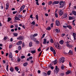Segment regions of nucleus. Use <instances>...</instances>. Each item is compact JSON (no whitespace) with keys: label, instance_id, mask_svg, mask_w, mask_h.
Instances as JSON below:
<instances>
[{"label":"nucleus","instance_id":"obj_30","mask_svg":"<svg viewBox=\"0 0 76 76\" xmlns=\"http://www.w3.org/2000/svg\"><path fill=\"white\" fill-rule=\"evenodd\" d=\"M27 65H28L27 63H25L23 64V66H24V67H26V66Z\"/></svg>","mask_w":76,"mask_h":76},{"label":"nucleus","instance_id":"obj_9","mask_svg":"<svg viewBox=\"0 0 76 76\" xmlns=\"http://www.w3.org/2000/svg\"><path fill=\"white\" fill-rule=\"evenodd\" d=\"M22 44V41L21 40H20L17 42V45H21Z\"/></svg>","mask_w":76,"mask_h":76},{"label":"nucleus","instance_id":"obj_40","mask_svg":"<svg viewBox=\"0 0 76 76\" xmlns=\"http://www.w3.org/2000/svg\"><path fill=\"white\" fill-rule=\"evenodd\" d=\"M55 16L56 18H58V14L57 13H55Z\"/></svg>","mask_w":76,"mask_h":76},{"label":"nucleus","instance_id":"obj_4","mask_svg":"<svg viewBox=\"0 0 76 76\" xmlns=\"http://www.w3.org/2000/svg\"><path fill=\"white\" fill-rule=\"evenodd\" d=\"M62 2H59V5H60V7H59L60 8H62L64 6V5L62 3Z\"/></svg>","mask_w":76,"mask_h":76},{"label":"nucleus","instance_id":"obj_61","mask_svg":"<svg viewBox=\"0 0 76 76\" xmlns=\"http://www.w3.org/2000/svg\"><path fill=\"white\" fill-rule=\"evenodd\" d=\"M22 47H25V44L24 43H23L22 44Z\"/></svg>","mask_w":76,"mask_h":76},{"label":"nucleus","instance_id":"obj_28","mask_svg":"<svg viewBox=\"0 0 76 76\" xmlns=\"http://www.w3.org/2000/svg\"><path fill=\"white\" fill-rule=\"evenodd\" d=\"M55 47H57V46H58H58H60V45H59V43H58V42H57L56 44H55Z\"/></svg>","mask_w":76,"mask_h":76},{"label":"nucleus","instance_id":"obj_20","mask_svg":"<svg viewBox=\"0 0 76 76\" xmlns=\"http://www.w3.org/2000/svg\"><path fill=\"white\" fill-rule=\"evenodd\" d=\"M15 20H20V19H19L18 17H15Z\"/></svg>","mask_w":76,"mask_h":76},{"label":"nucleus","instance_id":"obj_16","mask_svg":"<svg viewBox=\"0 0 76 76\" xmlns=\"http://www.w3.org/2000/svg\"><path fill=\"white\" fill-rule=\"evenodd\" d=\"M67 14L66 13H65L63 15V18H67Z\"/></svg>","mask_w":76,"mask_h":76},{"label":"nucleus","instance_id":"obj_18","mask_svg":"<svg viewBox=\"0 0 76 76\" xmlns=\"http://www.w3.org/2000/svg\"><path fill=\"white\" fill-rule=\"evenodd\" d=\"M32 42H30L29 44V47H32Z\"/></svg>","mask_w":76,"mask_h":76},{"label":"nucleus","instance_id":"obj_59","mask_svg":"<svg viewBox=\"0 0 76 76\" xmlns=\"http://www.w3.org/2000/svg\"><path fill=\"white\" fill-rule=\"evenodd\" d=\"M12 45H10L9 46V48H12Z\"/></svg>","mask_w":76,"mask_h":76},{"label":"nucleus","instance_id":"obj_26","mask_svg":"<svg viewBox=\"0 0 76 76\" xmlns=\"http://www.w3.org/2000/svg\"><path fill=\"white\" fill-rule=\"evenodd\" d=\"M67 27L68 28H69V29H72V26L70 25L67 26Z\"/></svg>","mask_w":76,"mask_h":76},{"label":"nucleus","instance_id":"obj_29","mask_svg":"<svg viewBox=\"0 0 76 76\" xmlns=\"http://www.w3.org/2000/svg\"><path fill=\"white\" fill-rule=\"evenodd\" d=\"M15 70H16L17 72H18V70H19V68H18V67L15 66Z\"/></svg>","mask_w":76,"mask_h":76},{"label":"nucleus","instance_id":"obj_39","mask_svg":"<svg viewBox=\"0 0 76 76\" xmlns=\"http://www.w3.org/2000/svg\"><path fill=\"white\" fill-rule=\"evenodd\" d=\"M11 20H12V19H11V18H10V17H9V18H8L7 22H10V21Z\"/></svg>","mask_w":76,"mask_h":76},{"label":"nucleus","instance_id":"obj_47","mask_svg":"<svg viewBox=\"0 0 76 76\" xmlns=\"http://www.w3.org/2000/svg\"><path fill=\"white\" fill-rule=\"evenodd\" d=\"M31 53H32V54H35V50H34L33 51H32L31 52Z\"/></svg>","mask_w":76,"mask_h":76},{"label":"nucleus","instance_id":"obj_10","mask_svg":"<svg viewBox=\"0 0 76 76\" xmlns=\"http://www.w3.org/2000/svg\"><path fill=\"white\" fill-rule=\"evenodd\" d=\"M59 3V1H54L52 4L53 5H54V4H58Z\"/></svg>","mask_w":76,"mask_h":76},{"label":"nucleus","instance_id":"obj_31","mask_svg":"<svg viewBox=\"0 0 76 76\" xmlns=\"http://www.w3.org/2000/svg\"><path fill=\"white\" fill-rule=\"evenodd\" d=\"M47 30H48V31H50V30H51V28L50 27H48L46 28Z\"/></svg>","mask_w":76,"mask_h":76},{"label":"nucleus","instance_id":"obj_15","mask_svg":"<svg viewBox=\"0 0 76 76\" xmlns=\"http://www.w3.org/2000/svg\"><path fill=\"white\" fill-rule=\"evenodd\" d=\"M9 57L10 58H13V56H12V53L10 52L9 54Z\"/></svg>","mask_w":76,"mask_h":76},{"label":"nucleus","instance_id":"obj_50","mask_svg":"<svg viewBox=\"0 0 76 76\" xmlns=\"http://www.w3.org/2000/svg\"><path fill=\"white\" fill-rule=\"evenodd\" d=\"M58 48H57L58 49H59V50H61V47L60 46L58 45Z\"/></svg>","mask_w":76,"mask_h":76},{"label":"nucleus","instance_id":"obj_46","mask_svg":"<svg viewBox=\"0 0 76 76\" xmlns=\"http://www.w3.org/2000/svg\"><path fill=\"white\" fill-rule=\"evenodd\" d=\"M53 53V54H56V50H54L52 51Z\"/></svg>","mask_w":76,"mask_h":76},{"label":"nucleus","instance_id":"obj_56","mask_svg":"<svg viewBox=\"0 0 76 76\" xmlns=\"http://www.w3.org/2000/svg\"><path fill=\"white\" fill-rule=\"evenodd\" d=\"M53 23H52L51 24H50V27H51V28H53Z\"/></svg>","mask_w":76,"mask_h":76},{"label":"nucleus","instance_id":"obj_5","mask_svg":"<svg viewBox=\"0 0 76 76\" xmlns=\"http://www.w3.org/2000/svg\"><path fill=\"white\" fill-rule=\"evenodd\" d=\"M55 69L56 70V73H58V72H59V70H60V69H59V68H58L57 66H56Z\"/></svg>","mask_w":76,"mask_h":76},{"label":"nucleus","instance_id":"obj_51","mask_svg":"<svg viewBox=\"0 0 76 76\" xmlns=\"http://www.w3.org/2000/svg\"><path fill=\"white\" fill-rule=\"evenodd\" d=\"M64 73H61L60 74V75L61 76H64Z\"/></svg>","mask_w":76,"mask_h":76},{"label":"nucleus","instance_id":"obj_24","mask_svg":"<svg viewBox=\"0 0 76 76\" xmlns=\"http://www.w3.org/2000/svg\"><path fill=\"white\" fill-rule=\"evenodd\" d=\"M72 14L74 15H76V12L74 11L73 10L72 12Z\"/></svg>","mask_w":76,"mask_h":76},{"label":"nucleus","instance_id":"obj_45","mask_svg":"<svg viewBox=\"0 0 76 76\" xmlns=\"http://www.w3.org/2000/svg\"><path fill=\"white\" fill-rule=\"evenodd\" d=\"M31 25H35V22L33 21L31 23Z\"/></svg>","mask_w":76,"mask_h":76},{"label":"nucleus","instance_id":"obj_17","mask_svg":"<svg viewBox=\"0 0 76 76\" xmlns=\"http://www.w3.org/2000/svg\"><path fill=\"white\" fill-rule=\"evenodd\" d=\"M59 43L60 44H61V45H63V44L64 43V41H63V40H60L59 41Z\"/></svg>","mask_w":76,"mask_h":76},{"label":"nucleus","instance_id":"obj_53","mask_svg":"<svg viewBox=\"0 0 76 76\" xmlns=\"http://www.w3.org/2000/svg\"><path fill=\"white\" fill-rule=\"evenodd\" d=\"M61 36L62 37H64V36H65V34H61Z\"/></svg>","mask_w":76,"mask_h":76},{"label":"nucleus","instance_id":"obj_3","mask_svg":"<svg viewBox=\"0 0 76 76\" xmlns=\"http://www.w3.org/2000/svg\"><path fill=\"white\" fill-rule=\"evenodd\" d=\"M25 7V5H22V6H21L20 8V11H19L18 13H20L21 12V11H22V10H23V9H24Z\"/></svg>","mask_w":76,"mask_h":76},{"label":"nucleus","instance_id":"obj_22","mask_svg":"<svg viewBox=\"0 0 76 76\" xmlns=\"http://www.w3.org/2000/svg\"><path fill=\"white\" fill-rule=\"evenodd\" d=\"M47 74L48 76L50 75V74H51V70L48 71L47 72Z\"/></svg>","mask_w":76,"mask_h":76},{"label":"nucleus","instance_id":"obj_33","mask_svg":"<svg viewBox=\"0 0 76 76\" xmlns=\"http://www.w3.org/2000/svg\"><path fill=\"white\" fill-rule=\"evenodd\" d=\"M53 3V1H50L48 2V5H51Z\"/></svg>","mask_w":76,"mask_h":76},{"label":"nucleus","instance_id":"obj_2","mask_svg":"<svg viewBox=\"0 0 76 76\" xmlns=\"http://www.w3.org/2000/svg\"><path fill=\"white\" fill-rule=\"evenodd\" d=\"M65 61H64V58H61L59 59V63H64V62Z\"/></svg>","mask_w":76,"mask_h":76},{"label":"nucleus","instance_id":"obj_42","mask_svg":"<svg viewBox=\"0 0 76 76\" xmlns=\"http://www.w3.org/2000/svg\"><path fill=\"white\" fill-rule=\"evenodd\" d=\"M8 69H9V65H7L6 67V70L7 71V72H8L9 71Z\"/></svg>","mask_w":76,"mask_h":76},{"label":"nucleus","instance_id":"obj_12","mask_svg":"<svg viewBox=\"0 0 76 76\" xmlns=\"http://www.w3.org/2000/svg\"><path fill=\"white\" fill-rule=\"evenodd\" d=\"M68 54L70 55H73V52L71 50H69Z\"/></svg>","mask_w":76,"mask_h":76},{"label":"nucleus","instance_id":"obj_34","mask_svg":"<svg viewBox=\"0 0 76 76\" xmlns=\"http://www.w3.org/2000/svg\"><path fill=\"white\" fill-rule=\"evenodd\" d=\"M18 17L19 18H23V16L21 15H18Z\"/></svg>","mask_w":76,"mask_h":76},{"label":"nucleus","instance_id":"obj_63","mask_svg":"<svg viewBox=\"0 0 76 76\" xmlns=\"http://www.w3.org/2000/svg\"><path fill=\"white\" fill-rule=\"evenodd\" d=\"M64 66H61V69H62V70H63V69H64Z\"/></svg>","mask_w":76,"mask_h":76},{"label":"nucleus","instance_id":"obj_48","mask_svg":"<svg viewBox=\"0 0 76 76\" xmlns=\"http://www.w3.org/2000/svg\"><path fill=\"white\" fill-rule=\"evenodd\" d=\"M73 35L74 37H76V34L74 33H73Z\"/></svg>","mask_w":76,"mask_h":76},{"label":"nucleus","instance_id":"obj_1","mask_svg":"<svg viewBox=\"0 0 76 76\" xmlns=\"http://www.w3.org/2000/svg\"><path fill=\"white\" fill-rule=\"evenodd\" d=\"M30 38L31 39L33 40V41H37V38L34 37L33 34H31L30 36Z\"/></svg>","mask_w":76,"mask_h":76},{"label":"nucleus","instance_id":"obj_54","mask_svg":"<svg viewBox=\"0 0 76 76\" xmlns=\"http://www.w3.org/2000/svg\"><path fill=\"white\" fill-rule=\"evenodd\" d=\"M55 31H56V32H57V33H58V32H59V31H58V30L57 29H56Z\"/></svg>","mask_w":76,"mask_h":76},{"label":"nucleus","instance_id":"obj_35","mask_svg":"<svg viewBox=\"0 0 76 76\" xmlns=\"http://www.w3.org/2000/svg\"><path fill=\"white\" fill-rule=\"evenodd\" d=\"M36 19H37V20H38V15H36L35 16Z\"/></svg>","mask_w":76,"mask_h":76},{"label":"nucleus","instance_id":"obj_58","mask_svg":"<svg viewBox=\"0 0 76 76\" xmlns=\"http://www.w3.org/2000/svg\"><path fill=\"white\" fill-rule=\"evenodd\" d=\"M66 44L67 47H69V46H70V45H69V43H66Z\"/></svg>","mask_w":76,"mask_h":76},{"label":"nucleus","instance_id":"obj_57","mask_svg":"<svg viewBox=\"0 0 76 76\" xmlns=\"http://www.w3.org/2000/svg\"><path fill=\"white\" fill-rule=\"evenodd\" d=\"M62 2V3L64 4V5L65 4V1H64L63 2V1H60V2Z\"/></svg>","mask_w":76,"mask_h":76},{"label":"nucleus","instance_id":"obj_43","mask_svg":"<svg viewBox=\"0 0 76 76\" xmlns=\"http://www.w3.org/2000/svg\"><path fill=\"white\" fill-rule=\"evenodd\" d=\"M25 58V56H22L21 57V58L23 59V58Z\"/></svg>","mask_w":76,"mask_h":76},{"label":"nucleus","instance_id":"obj_8","mask_svg":"<svg viewBox=\"0 0 76 76\" xmlns=\"http://www.w3.org/2000/svg\"><path fill=\"white\" fill-rule=\"evenodd\" d=\"M23 39V36H20L18 37L17 38V39H19V40H22Z\"/></svg>","mask_w":76,"mask_h":76},{"label":"nucleus","instance_id":"obj_21","mask_svg":"<svg viewBox=\"0 0 76 76\" xmlns=\"http://www.w3.org/2000/svg\"><path fill=\"white\" fill-rule=\"evenodd\" d=\"M53 63H54V64H56L57 63V60H55L54 61H53Z\"/></svg>","mask_w":76,"mask_h":76},{"label":"nucleus","instance_id":"obj_32","mask_svg":"<svg viewBox=\"0 0 76 76\" xmlns=\"http://www.w3.org/2000/svg\"><path fill=\"white\" fill-rule=\"evenodd\" d=\"M69 20H72L73 19V17L71 16H69Z\"/></svg>","mask_w":76,"mask_h":76},{"label":"nucleus","instance_id":"obj_38","mask_svg":"<svg viewBox=\"0 0 76 76\" xmlns=\"http://www.w3.org/2000/svg\"><path fill=\"white\" fill-rule=\"evenodd\" d=\"M70 73V71H68L67 72H66V75H69V73Z\"/></svg>","mask_w":76,"mask_h":76},{"label":"nucleus","instance_id":"obj_6","mask_svg":"<svg viewBox=\"0 0 76 76\" xmlns=\"http://www.w3.org/2000/svg\"><path fill=\"white\" fill-rule=\"evenodd\" d=\"M59 13V15L60 16H62L63 15V11L59 9L58 11Z\"/></svg>","mask_w":76,"mask_h":76},{"label":"nucleus","instance_id":"obj_44","mask_svg":"<svg viewBox=\"0 0 76 76\" xmlns=\"http://www.w3.org/2000/svg\"><path fill=\"white\" fill-rule=\"evenodd\" d=\"M33 36H34V37H37V35H38V34H34L33 35Z\"/></svg>","mask_w":76,"mask_h":76},{"label":"nucleus","instance_id":"obj_27","mask_svg":"<svg viewBox=\"0 0 76 76\" xmlns=\"http://www.w3.org/2000/svg\"><path fill=\"white\" fill-rule=\"evenodd\" d=\"M17 61H18V63H19L20 61V58H19V57L17 58Z\"/></svg>","mask_w":76,"mask_h":76},{"label":"nucleus","instance_id":"obj_23","mask_svg":"<svg viewBox=\"0 0 76 76\" xmlns=\"http://www.w3.org/2000/svg\"><path fill=\"white\" fill-rule=\"evenodd\" d=\"M13 35L14 37H17L18 35V34L17 33H13Z\"/></svg>","mask_w":76,"mask_h":76},{"label":"nucleus","instance_id":"obj_19","mask_svg":"<svg viewBox=\"0 0 76 76\" xmlns=\"http://www.w3.org/2000/svg\"><path fill=\"white\" fill-rule=\"evenodd\" d=\"M47 43V39H44V41L43 42V44H45Z\"/></svg>","mask_w":76,"mask_h":76},{"label":"nucleus","instance_id":"obj_52","mask_svg":"<svg viewBox=\"0 0 76 76\" xmlns=\"http://www.w3.org/2000/svg\"><path fill=\"white\" fill-rule=\"evenodd\" d=\"M17 11H13L12 12V13L14 15H15V14L16 13H17Z\"/></svg>","mask_w":76,"mask_h":76},{"label":"nucleus","instance_id":"obj_37","mask_svg":"<svg viewBox=\"0 0 76 76\" xmlns=\"http://www.w3.org/2000/svg\"><path fill=\"white\" fill-rule=\"evenodd\" d=\"M18 50L20 51L21 50V46H19L18 48Z\"/></svg>","mask_w":76,"mask_h":76},{"label":"nucleus","instance_id":"obj_60","mask_svg":"<svg viewBox=\"0 0 76 76\" xmlns=\"http://www.w3.org/2000/svg\"><path fill=\"white\" fill-rule=\"evenodd\" d=\"M33 16V15H31L30 16V18H31V19H32V18H33V17H32V16Z\"/></svg>","mask_w":76,"mask_h":76},{"label":"nucleus","instance_id":"obj_62","mask_svg":"<svg viewBox=\"0 0 76 76\" xmlns=\"http://www.w3.org/2000/svg\"><path fill=\"white\" fill-rule=\"evenodd\" d=\"M10 27V28H13L14 27V26H13V25H11Z\"/></svg>","mask_w":76,"mask_h":76},{"label":"nucleus","instance_id":"obj_13","mask_svg":"<svg viewBox=\"0 0 76 76\" xmlns=\"http://www.w3.org/2000/svg\"><path fill=\"white\" fill-rule=\"evenodd\" d=\"M32 58H33V57H32V56H29V58H28L27 59V61H29V60H32Z\"/></svg>","mask_w":76,"mask_h":76},{"label":"nucleus","instance_id":"obj_36","mask_svg":"<svg viewBox=\"0 0 76 76\" xmlns=\"http://www.w3.org/2000/svg\"><path fill=\"white\" fill-rule=\"evenodd\" d=\"M50 49L51 51H54V48H53V47H51Z\"/></svg>","mask_w":76,"mask_h":76},{"label":"nucleus","instance_id":"obj_7","mask_svg":"<svg viewBox=\"0 0 76 76\" xmlns=\"http://www.w3.org/2000/svg\"><path fill=\"white\" fill-rule=\"evenodd\" d=\"M56 25L57 26H60V22L58 20H56Z\"/></svg>","mask_w":76,"mask_h":76},{"label":"nucleus","instance_id":"obj_25","mask_svg":"<svg viewBox=\"0 0 76 76\" xmlns=\"http://www.w3.org/2000/svg\"><path fill=\"white\" fill-rule=\"evenodd\" d=\"M50 42H51V43H53V42H54V40H53V38H51L50 39Z\"/></svg>","mask_w":76,"mask_h":76},{"label":"nucleus","instance_id":"obj_49","mask_svg":"<svg viewBox=\"0 0 76 76\" xmlns=\"http://www.w3.org/2000/svg\"><path fill=\"white\" fill-rule=\"evenodd\" d=\"M53 65V63H51L49 65V67H50L51 66H52Z\"/></svg>","mask_w":76,"mask_h":76},{"label":"nucleus","instance_id":"obj_55","mask_svg":"<svg viewBox=\"0 0 76 76\" xmlns=\"http://www.w3.org/2000/svg\"><path fill=\"white\" fill-rule=\"evenodd\" d=\"M42 51L39 54V57L40 56H41V54H42Z\"/></svg>","mask_w":76,"mask_h":76},{"label":"nucleus","instance_id":"obj_64","mask_svg":"<svg viewBox=\"0 0 76 76\" xmlns=\"http://www.w3.org/2000/svg\"><path fill=\"white\" fill-rule=\"evenodd\" d=\"M11 60L13 62H15V61H14V60L13 58H12L11 59Z\"/></svg>","mask_w":76,"mask_h":76},{"label":"nucleus","instance_id":"obj_11","mask_svg":"<svg viewBox=\"0 0 76 76\" xmlns=\"http://www.w3.org/2000/svg\"><path fill=\"white\" fill-rule=\"evenodd\" d=\"M10 70L11 72H13L14 71V69H13V67H10Z\"/></svg>","mask_w":76,"mask_h":76},{"label":"nucleus","instance_id":"obj_14","mask_svg":"<svg viewBox=\"0 0 76 76\" xmlns=\"http://www.w3.org/2000/svg\"><path fill=\"white\" fill-rule=\"evenodd\" d=\"M6 10H7V9H9V3H7L6 4Z\"/></svg>","mask_w":76,"mask_h":76},{"label":"nucleus","instance_id":"obj_41","mask_svg":"<svg viewBox=\"0 0 76 76\" xmlns=\"http://www.w3.org/2000/svg\"><path fill=\"white\" fill-rule=\"evenodd\" d=\"M43 74L44 76H47V74L46 72H43Z\"/></svg>","mask_w":76,"mask_h":76}]
</instances>
